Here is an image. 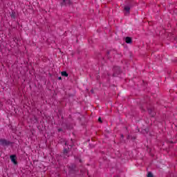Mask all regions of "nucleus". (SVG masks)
<instances>
[{
    "label": "nucleus",
    "mask_w": 177,
    "mask_h": 177,
    "mask_svg": "<svg viewBox=\"0 0 177 177\" xmlns=\"http://www.w3.org/2000/svg\"><path fill=\"white\" fill-rule=\"evenodd\" d=\"M125 41L127 44H131V42H132V39H131V37H126Z\"/></svg>",
    "instance_id": "obj_5"
},
{
    "label": "nucleus",
    "mask_w": 177,
    "mask_h": 177,
    "mask_svg": "<svg viewBox=\"0 0 177 177\" xmlns=\"http://www.w3.org/2000/svg\"><path fill=\"white\" fill-rule=\"evenodd\" d=\"M64 3H65V5H70V3H71V1H70V0H63Z\"/></svg>",
    "instance_id": "obj_7"
},
{
    "label": "nucleus",
    "mask_w": 177,
    "mask_h": 177,
    "mask_svg": "<svg viewBox=\"0 0 177 177\" xmlns=\"http://www.w3.org/2000/svg\"><path fill=\"white\" fill-rule=\"evenodd\" d=\"M73 140H71V145H69V146H68V142H65V147L64 148V156H68V153L70 151V149H71V147H73Z\"/></svg>",
    "instance_id": "obj_1"
},
{
    "label": "nucleus",
    "mask_w": 177,
    "mask_h": 177,
    "mask_svg": "<svg viewBox=\"0 0 177 177\" xmlns=\"http://www.w3.org/2000/svg\"><path fill=\"white\" fill-rule=\"evenodd\" d=\"M10 142L5 139H1L0 140V145H1V146H8V145H9Z\"/></svg>",
    "instance_id": "obj_2"
},
{
    "label": "nucleus",
    "mask_w": 177,
    "mask_h": 177,
    "mask_svg": "<svg viewBox=\"0 0 177 177\" xmlns=\"http://www.w3.org/2000/svg\"><path fill=\"white\" fill-rule=\"evenodd\" d=\"M61 74H62V77H68V74L66 71H62L61 73Z\"/></svg>",
    "instance_id": "obj_6"
},
{
    "label": "nucleus",
    "mask_w": 177,
    "mask_h": 177,
    "mask_svg": "<svg viewBox=\"0 0 177 177\" xmlns=\"http://www.w3.org/2000/svg\"><path fill=\"white\" fill-rule=\"evenodd\" d=\"M117 157H120V156H119V155H117Z\"/></svg>",
    "instance_id": "obj_11"
},
{
    "label": "nucleus",
    "mask_w": 177,
    "mask_h": 177,
    "mask_svg": "<svg viewBox=\"0 0 177 177\" xmlns=\"http://www.w3.org/2000/svg\"><path fill=\"white\" fill-rule=\"evenodd\" d=\"M98 121H99L100 122H102V118H98Z\"/></svg>",
    "instance_id": "obj_8"
},
{
    "label": "nucleus",
    "mask_w": 177,
    "mask_h": 177,
    "mask_svg": "<svg viewBox=\"0 0 177 177\" xmlns=\"http://www.w3.org/2000/svg\"><path fill=\"white\" fill-rule=\"evenodd\" d=\"M120 153V152L119 151H118V154H119Z\"/></svg>",
    "instance_id": "obj_12"
},
{
    "label": "nucleus",
    "mask_w": 177,
    "mask_h": 177,
    "mask_svg": "<svg viewBox=\"0 0 177 177\" xmlns=\"http://www.w3.org/2000/svg\"><path fill=\"white\" fill-rule=\"evenodd\" d=\"M129 10H131V7H129V6H124V15L126 16L129 15Z\"/></svg>",
    "instance_id": "obj_4"
},
{
    "label": "nucleus",
    "mask_w": 177,
    "mask_h": 177,
    "mask_svg": "<svg viewBox=\"0 0 177 177\" xmlns=\"http://www.w3.org/2000/svg\"><path fill=\"white\" fill-rule=\"evenodd\" d=\"M58 131H59V132H60V131H62V129H58Z\"/></svg>",
    "instance_id": "obj_9"
},
{
    "label": "nucleus",
    "mask_w": 177,
    "mask_h": 177,
    "mask_svg": "<svg viewBox=\"0 0 177 177\" xmlns=\"http://www.w3.org/2000/svg\"><path fill=\"white\" fill-rule=\"evenodd\" d=\"M59 80H62V77H59Z\"/></svg>",
    "instance_id": "obj_10"
},
{
    "label": "nucleus",
    "mask_w": 177,
    "mask_h": 177,
    "mask_svg": "<svg viewBox=\"0 0 177 177\" xmlns=\"http://www.w3.org/2000/svg\"><path fill=\"white\" fill-rule=\"evenodd\" d=\"M10 158L12 162H13V164H15V165H17V161H16V155L10 156Z\"/></svg>",
    "instance_id": "obj_3"
}]
</instances>
